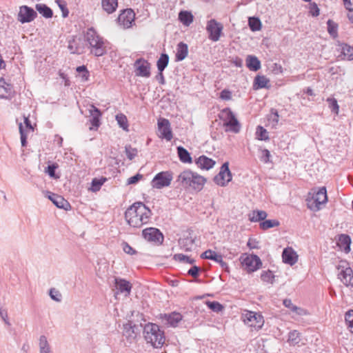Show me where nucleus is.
<instances>
[{
    "instance_id": "1",
    "label": "nucleus",
    "mask_w": 353,
    "mask_h": 353,
    "mask_svg": "<svg viewBox=\"0 0 353 353\" xmlns=\"http://www.w3.org/2000/svg\"><path fill=\"white\" fill-rule=\"evenodd\" d=\"M206 181L203 176L186 169L180 173L176 182H179L185 190L191 188L199 192L203 189Z\"/></svg>"
},
{
    "instance_id": "2",
    "label": "nucleus",
    "mask_w": 353,
    "mask_h": 353,
    "mask_svg": "<svg viewBox=\"0 0 353 353\" xmlns=\"http://www.w3.org/2000/svg\"><path fill=\"white\" fill-rule=\"evenodd\" d=\"M143 335L147 343H151L154 348H161L165 343V332L157 323H146L143 326Z\"/></svg>"
},
{
    "instance_id": "3",
    "label": "nucleus",
    "mask_w": 353,
    "mask_h": 353,
    "mask_svg": "<svg viewBox=\"0 0 353 353\" xmlns=\"http://www.w3.org/2000/svg\"><path fill=\"white\" fill-rule=\"evenodd\" d=\"M327 202V190L325 187L312 189L307 196V207L313 212L319 211Z\"/></svg>"
},
{
    "instance_id": "4",
    "label": "nucleus",
    "mask_w": 353,
    "mask_h": 353,
    "mask_svg": "<svg viewBox=\"0 0 353 353\" xmlns=\"http://www.w3.org/2000/svg\"><path fill=\"white\" fill-rule=\"evenodd\" d=\"M219 118L223 121V126L226 131L237 133L240 131L241 123L232 112L230 108H225L219 114Z\"/></svg>"
},
{
    "instance_id": "5",
    "label": "nucleus",
    "mask_w": 353,
    "mask_h": 353,
    "mask_svg": "<svg viewBox=\"0 0 353 353\" xmlns=\"http://www.w3.org/2000/svg\"><path fill=\"white\" fill-rule=\"evenodd\" d=\"M133 213L140 215L143 225L148 223L152 215V210L141 201H137L130 205L125 212V216L128 218L130 214Z\"/></svg>"
},
{
    "instance_id": "6",
    "label": "nucleus",
    "mask_w": 353,
    "mask_h": 353,
    "mask_svg": "<svg viewBox=\"0 0 353 353\" xmlns=\"http://www.w3.org/2000/svg\"><path fill=\"white\" fill-rule=\"evenodd\" d=\"M244 324L247 325L250 332H257L264 325V319L259 313L246 311V313L244 314Z\"/></svg>"
},
{
    "instance_id": "7",
    "label": "nucleus",
    "mask_w": 353,
    "mask_h": 353,
    "mask_svg": "<svg viewBox=\"0 0 353 353\" xmlns=\"http://www.w3.org/2000/svg\"><path fill=\"white\" fill-rule=\"evenodd\" d=\"M173 179L172 171H161L158 172L150 182L152 188L162 189L168 187Z\"/></svg>"
},
{
    "instance_id": "8",
    "label": "nucleus",
    "mask_w": 353,
    "mask_h": 353,
    "mask_svg": "<svg viewBox=\"0 0 353 353\" xmlns=\"http://www.w3.org/2000/svg\"><path fill=\"white\" fill-rule=\"evenodd\" d=\"M338 278L346 286L353 285V271L348 263L341 261L337 265Z\"/></svg>"
},
{
    "instance_id": "9",
    "label": "nucleus",
    "mask_w": 353,
    "mask_h": 353,
    "mask_svg": "<svg viewBox=\"0 0 353 353\" xmlns=\"http://www.w3.org/2000/svg\"><path fill=\"white\" fill-rule=\"evenodd\" d=\"M232 175L229 168V162H224L220 168L219 173L214 176L213 181L218 185L225 187L232 181Z\"/></svg>"
},
{
    "instance_id": "10",
    "label": "nucleus",
    "mask_w": 353,
    "mask_h": 353,
    "mask_svg": "<svg viewBox=\"0 0 353 353\" xmlns=\"http://www.w3.org/2000/svg\"><path fill=\"white\" fill-rule=\"evenodd\" d=\"M142 236L148 242L155 245H162L164 241V236L161 230L156 228H148L142 230Z\"/></svg>"
},
{
    "instance_id": "11",
    "label": "nucleus",
    "mask_w": 353,
    "mask_h": 353,
    "mask_svg": "<svg viewBox=\"0 0 353 353\" xmlns=\"http://www.w3.org/2000/svg\"><path fill=\"white\" fill-rule=\"evenodd\" d=\"M157 319L167 327H176L183 319V316L177 312L170 313L159 314Z\"/></svg>"
},
{
    "instance_id": "12",
    "label": "nucleus",
    "mask_w": 353,
    "mask_h": 353,
    "mask_svg": "<svg viewBox=\"0 0 353 353\" xmlns=\"http://www.w3.org/2000/svg\"><path fill=\"white\" fill-rule=\"evenodd\" d=\"M134 72L137 77L149 78L151 75V63L143 57L137 59L134 63Z\"/></svg>"
},
{
    "instance_id": "13",
    "label": "nucleus",
    "mask_w": 353,
    "mask_h": 353,
    "mask_svg": "<svg viewBox=\"0 0 353 353\" xmlns=\"http://www.w3.org/2000/svg\"><path fill=\"white\" fill-rule=\"evenodd\" d=\"M158 131L159 132V137L170 141L173 138V133L170 126V123L165 118H159L157 121Z\"/></svg>"
},
{
    "instance_id": "14",
    "label": "nucleus",
    "mask_w": 353,
    "mask_h": 353,
    "mask_svg": "<svg viewBox=\"0 0 353 353\" xmlns=\"http://www.w3.org/2000/svg\"><path fill=\"white\" fill-rule=\"evenodd\" d=\"M223 26L221 23L216 20L212 19L208 21L206 30L208 32V38L213 41H217L219 40L222 33Z\"/></svg>"
},
{
    "instance_id": "15",
    "label": "nucleus",
    "mask_w": 353,
    "mask_h": 353,
    "mask_svg": "<svg viewBox=\"0 0 353 353\" xmlns=\"http://www.w3.org/2000/svg\"><path fill=\"white\" fill-rule=\"evenodd\" d=\"M37 17V12L32 8L21 6L17 15V20L21 23L32 22Z\"/></svg>"
},
{
    "instance_id": "16",
    "label": "nucleus",
    "mask_w": 353,
    "mask_h": 353,
    "mask_svg": "<svg viewBox=\"0 0 353 353\" xmlns=\"http://www.w3.org/2000/svg\"><path fill=\"white\" fill-rule=\"evenodd\" d=\"M135 12L132 8L123 9L121 11L117 21L125 28H129L134 23Z\"/></svg>"
},
{
    "instance_id": "17",
    "label": "nucleus",
    "mask_w": 353,
    "mask_h": 353,
    "mask_svg": "<svg viewBox=\"0 0 353 353\" xmlns=\"http://www.w3.org/2000/svg\"><path fill=\"white\" fill-rule=\"evenodd\" d=\"M139 333V325L133 324L132 321L129 320L123 325V336L130 343H132Z\"/></svg>"
},
{
    "instance_id": "18",
    "label": "nucleus",
    "mask_w": 353,
    "mask_h": 353,
    "mask_svg": "<svg viewBox=\"0 0 353 353\" xmlns=\"http://www.w3.org/2000/svg\"><path fill=\"white\" fill-rule=\"evenodd\" d=\"M200 256L201 259L212 260L219 263L223 270L229 272L228 265L223 260V256L221 254L209 249L203 252Z\"/></svg>"
},
{
    "instance_id": "19",
    "label": "nucleus",
    "mask_w": 353,
    "mask_h": 353,
    "mask_svg": "<svg viewBox=\"0 0 353 353\" xmlns=\"http://www.w3.org/2000/svg\"><path fill=\"white\" fill-rule=\"evenodd\" d=\"M262 264L261 260L256 255L250 254L244 259V269L248 273L258 270L262 267Z\"/></svg>"
},
{
    "instance_id": "20",
    "label": "nucleus",
    "mask_w": 353,
    "mask_h": 353,
    "mask_svg": "<svg viewBox=\"0 0 353 353\" xmlns=\"http://www.w3.org/2000/svg\"><path fill=\"white\" fill-rule=\"evenodd\" d=\"M106 43H108V41H105L103 37H101L97 39V41L94 40L92 44H88L91 54H94L95 57H102L106 54Z\"/></svg>"
},
{
    "instance_id": "21",
    "label": "nucleus",
    "mask_w": 353,
    "mask_h": 353,
    "mask_svg": "<svg viewBox=\"0 0 353 353\" xmlns=\"http://www.w3.org/2000/svg\"><path fill=\"white\" fill-rule=\"evenodd\" d=\"M48 198L53 203V204L58 208L65 210L66 211L71 209L70 203L65 199L62 196L57 194L48 191Z\"/></svg>"
},
{
    "instance_id": "22",
    "label": "nucleus",
    "mask_w": 353,
    "mask_h": 353,
    "mask_svg": "<svg viewBox=\"0 0 353 353\" xmlns=\"http://www.w3.org/2000/svg\"><path fill=\"white\" fill-rule=\"evenodd\" d=\"M114 287L117 290L116 294H124L125 296H128L131 292L132 285L125 279L116 277L114 279Z\"/></svg>"
},
{
    "instance_id": "23",
    "label": "nucleus",
    "mask_w": 353,
    "mask_h": 353,
    "mask_svg": "<svg viewBox=\"0 0 353 353\" xmlns=\"http://www.w3.org/2000/svg\"><path fill=\"white\" fill-rule=\"evenodd\" d=\"M68 48L71 54H81L84 52V43L81 37L77 38L73 36L71 39L68 41Z\"/></svg>"
},
{
    "instance_id": "24",
    "label": "nucleus",
    "mask_w": 353,
    "mask_h": 353,
    "mask_svg": "<svg viewBox=\"0 0 353 353\" xmlns=\"http://www.w3.org/2000/svg\"><path fill=\"white\" fill-rule=\"evenodd\" d=\"M299 255L297 252L292 248H285L282 252V261L284 263L294 265L298 262Z\"/></svg>"
},
{
    "instance_id": "25",
    "label": "nucleus",
    "mask_w": 353,
    "mask_h": 353,
    "mask_svg": "<svg viewBox=\"0 0 353 353\" xmlns=\"http://www.w3.org/2000/svg\"><path fill=\"white\" fill-rule=\"evenodd\" d=\"M90 119L89 121L92 125L90 127V130H97L101 124V119L102 117V112L99 108L94 105H92V109L90 110Z\"/></svg>"
},
{
    "instance_id": "26",
    "label": "nucleus",
    "mask_w": 353,
    "mask_h": 353,
    "mask_svg": "<svg viewBox=\"0 0 353 353\" xmlns=\"http://www.w3.org/2000/svg\"><path fill=\"white\" fill-rule=\"evenodd\" d=\"M283 305L289 309V312L293 319H296L299 316L307 314L306 310L294 305L290 299L283 300Z\"/></svg>"
},
{
    "instance_id": "27",
    "label": "nucleus",
    "mask_w": 353,
    "mask_h": 353,
    "mask_svg": "<svg viewBox=\"0 0 353 353\" xmlns=\"http://www.w3.org/2000/svg\"><path fill=\"white\" fill-rule=\"evenodd\" d=\"M195 164L201 170H209L216 164V161L205 155H201L194 160Z\"/></svg>"
},
{
    "instance_id": "28",
    "label": "nucleus",
    "mask_w": 353,
    "mask_h": 353,
    "mask_svg": "<svg viewBox=\"0 0 353 353\" xmlns=\"http://www.w3.org/2000/svg\"><path fill=\"white\" fill-rule=\"evenodd\" d=\"M188 54V45L183 41L179 42L176 46L175 61H182L187 57Z\"/></svg>"
},
{
    "instance_id": "29",
    "label": "nucleus",
    "mask_w": 353,
    "mask_h": 353,
    "mask_svg": "<svg viewBox=\"0 0 353 353\" xmlns=\"http://www.w3.org/2000/svg\"><path fill=\"white\" fill-rule=\"evenodd\" d=\"M337 245L339 249L346 253L350 250V237L347 234H341L337 239Z\"/></svg>"
},
{
    "instance_id": "30",
    "label": "nucleus",
    "mask_w": 353,
    "mask_h": 353,
    "mask_svg": "<svg viewBox=\"0 0 353 353\" xmlns=\"http://www.w3.org/2000/svg\"><path fill=\"white\" fill-rule=\"evenodd\" d=\"M337 50L341 52L342 59L352 60L353 59V48L345 43H339Z\"/></svg>"
},
{
    "instance_id": "31",
    "label": "nucleus",
    "mask_w": 353,
    "mask_h": 353,
    "mask_svg": "<svg viewBox=\"0 0 353 353\" xmlns=\"http://www.w3.org/2000/svg\"><path fill=\"white\" fill-rule=\"evenodd\" d=\"M83 33L84 40L88 44H92L94 40L97 41V39L101 37L94 27L88 28Z\"/></svg>"
},
{
    "instance_id": "32",
    "label": "nucleus",
    "mask_w": 353,
    "mask_h": 353,
    "mask_svg": "<svg viewBox=\"0 0 353 353\" xmlns=\"http://www.w3.org/2000/svg\"><path fill=\"white\" fill-rule=\"evenodd\" d=\"M246 66L251 71H258L261 68V61L254 55H248L245 59Z\"/></svg>"
},
{
    "instance_id": "33",
    "label": "nucleus",
    "mask_w": 353,
    "mask_h": 353,
    "mask_svg": "<svg viewBox=\"0 0 353 353\" xmlns=\"http://www.w3.org/2000/svg\"><path fill=\"white\" fill-rule=\"evenodd\" d=\"M176 152L179 160L184 163H191L192 162V158L191 154L181 145L176 147Z\"/></svg>"
},
{
    "instance_id": "34",
    "label": "nucleus",
    "mask_w": 353,
    "mask_h": 353,
    "mask_svg": "<svg viewBox=\"0 0 353 353\" xmlns=\"http://www.w3.org/2000/svg\"><path fill=\"white\" fill-rule=\"evenodd\" d=\"M118 0H101V7L108 14L114 13L118 8Z\"/></svg>"
},
{
    "instance_id": "35",
    "label": "nucleus",
    "mask_w": 353,
    "mask_h": 353,
    "mask_svg": "<svg viewBox=\"0 0 353 353\" xmlns=\"http://www.w3.org/2000/svg\"><path fill=\"white\" fill-rule=\"evenodd\" d=\"M179 21L185 26H189L194 20V16L190 11L181 10L178 16Z\"/></svg>"
},
{
    "instance_id": "36",
    "label": "nucleus",
    "mask_w": 353,
    "mask_h": 353,
    "mask_svg": "<svg viewBox=\"0 0 353 353\" xmlns=\"http://www.w3.org/2000/svg\"><path fill=\"white\" fill-rule=\"evenodd\" d=\"M35 9L37 12H38L46 19H50L53 17L52 10L45 3H37Z\"/></svg>"
},
{
    "instance_id": "37",
    "label": "nucleus",
    "mask_w": 353,
    "mask_h": 353,
    "mask_svg": "<svg viewBox=\"0 0 353 353\" xmlns=\"http://www.w3.org/2000/svg\"><path fill=\"white\" fill-rule=\"evenodd\" d=\"M13 85L10 83H1L0 85V99H11L12 97Z\"/></svg>"
},
{
    "instance_id": "38",
    "label": "nucleus",
    "mask_w": 353,
    "mask_h": 353,
    "mask_svg": "<svg viewBox=\"0 0 353 353\" xmlns=\"http://www.w3.org/2000/svg\"><path fill=\"white\" fill-rule=\"evenodd\" d=\"M194 239H193L190 236V233H189V236H187L183 238H180L178 240V243L179 246L184 249L185 251L189 252L192 250V246L194 243Z\"/></svg>"
},
{
    "instance_id": "39",
    "label": "nucleus",
    "mask_w": 353,
    "mask_h": 353,
    "mask_svg": "<svg viewBox=\"0 0 353 353\" xmlns=\"http://www.w3.org/2000/svg\"><path fill=\"white\" fill-rule=\"evenodd\" d=\"M270 80L264 75H257L253 83L255 90L265 88L269 87Z\"/></svg>"
},
{
    "instance_id": "40",
    "label": "nucleus",
    "mask_w": 353,
    "mask_h": 353,
    "mask_svg": "<svg viewBox=\"0 0 353 353\" xmlns=\"http://www.w3.org/2000/svg\"><path fill=\"white\" fill-rule=\"evenodd\" d=\"M266 212L263 210H254L248 214V219L252 222L263 221L267 217Z\"/></svg>"
},
{
    "instance_id": "41",
    "label": "nucleus",
    "mask_w": 353,
    "mask_h": 353,
    "mask_svg": "<svg viewBox=\"0 0 353 353\" xmlns=\"http://www.w3.org/2000/svg\"><path fill=\"white\" fill-rule=\"evenodd\" d=\"M128 223L134 228H140L143 225V222L141 220V216L137 213L130 214L129 217L125 216Z\"/></svg>"
},
{
    "instance_id": "42",
    "label": "nucleus",
    "mask_w": 353,
    "mask_h": 353,
    "mask_svg": "<svg viewBox=\"0 0 353 353\" xmlns=\"http://www.w3.org/2000/svg\"><path fill=\"white\" fill-rule=\"evenodd\" d=\"M59 168V165L55 163L48 162L47 167L45 168V172L48 174V176L54 179H57L60 177L59 174L56 173V170Z\"/></svg>"
},
{
    "instance_id": "43",
    "label": "nucleus",
    "mask_w": 353,
    "mask_h": 353,
    "mask_svg": "<svg viewBox=\"0 0 353 353\" xmlns=\"http://www.w3.org/2000/svg\"><path fill=\"white\" fill-rule=\"evenodd\" d=\"M169 59L168 54L165 52H162L157 61V70L164 71L168 65Z\"/></svg>"
},
{
    "instance_id": "44",
    "label": "nucleus",
    "mask_w": 353,
    "mask_h": 353,
    "mask_svg": "<svg viewBox=\"0 0 353 353\" xmlns=\"http://www.w3.org/2000/svg\"><path fill=\"white\" fill-rule=\"evenodd\" d=\"M107 181V178L101 176V178H94L91 182V186L90 190L92 192H97L100 190L101 186Z\"/></svg>"
},
{
    "instance_id": "45",
    "label": "nucleus",
    "mask_w": 353,
    "mask_h": 353,
    "mask_svg": "<svg viewBox=\"0 0 353 353\" xmlns=\"http://www.w3.org/2000/svg\"><path fill=\"white\" fill-rule=\"evenodd\" d=\"M76 72L78 73L79 77L81 78V81L85 82L89 81L90 79V71L85 65H79L76 68Z\"/></svg>"
},
{
    "instance_id": "46",
    "label": "nucleus",
    "mask_w": 353,
    "mask_h": 353,
    "mask_svg": "<svg viewBox=\"0 0 353 353\" xmlns=\"http://www.w3.org/2000/svg\"><path fill=\"white\" fill-rule=\"evenodd\" d=\"M115 119L117 121V123L121 128H122L123 130H125V131L129 130H128L129 125H128V119H127V117L124 114H123V113L117 114L115 117Z\"/></svg>"
},
{
    "instance_id": "47",
    "label": "nucleus",
    "mask_w": 353,
    "mask_h": 353,
    "mask_svg": "<svg viewBox=\"0 0 353 353\" xmlns=\"http://www.w3.org/2000/svg\"><path fill=\"white\" fill-rule=\"evenodd\" d=\"M205 304L207 307L212 312L219 313L224 310V306L216 301H206Z\"/></svg>"
},
{
    "instance_id": "48",
    "label": "nucleus",
    "mask_w": 353,
    "mask_h": 353,
    "mask_svg": "<svg viewBox=\"0 0 353 353\" xmlns=\"http://www.w3.org/2000/svg\"><path fill=\"white\" fill-rule=\"evenodd\" d=\"M39 350L40 353H51L50 346L44 335H41L39 338Z\"/></svg>"
},
{
    "instance_id": "49",
    "label": "nucleus",
    "mask_w": 353,
    "mask_h": 353,
    "mask_svg": "<svg viewBox=\"0 0 353 353\" xmlns=\"http://www.w3.org/2000/svg\"><path fill=\"white\" fill-rule=\"evenodd\" d=\"M288 342L291 345H298L301 342L300 333L296 330L291 331L288 334Z\"/></svg>"
},
{
    "instance_id": "50",
    "label": "nucleus",
    "mask_w": 353,
    "mask_h": 353,
    "mask_svg": "<svg viewBox=\"0 0 353 353\" xmlns=\"http://www.w3.org/2000/svg\"><path fill=\"white\" fill-rule=\"evenodd\" d=\"M279 225V221L276 219H272V220H263V221L260 222L259 226L260 228L266 230L270 228H275Z\"/></svg>"
},
{
    "instance_id": "51",
    "label": "nucleus",
    "mask_w": 353,
    "mask_h": 353,
    "mask_svg": "<svg viewBox=\"0 0 353 353\" xmlns=\"http://www.w3.org/2000/svg\"><path fill=\"white\" fill-rule=\"evenodd\" d=\"M260 277L263 283L269 284H272L274 281V275L270 270L262 271Z\"/></svg>"
},
{
    "instance_id": "52",
    "label": "nucleus",
    "mask_w": 353,
    "mask_h": 353,
    "mask_svg": "<svg viewBox=\"0 0 353 353\" xmlns=\"http://www.w3.org/2000/svg\"><path fill=\"white\" fill-rule=\"evenodd\" d=\"M248 25L252 31H258L261 28V22L257 17H250Z\"/></svg>"
},
{
    "instance_id": "53",
    "label": "nucleus",
    "mask_w": 353,
    "mask_h": 353,
    "mask_svg": "<svg viewBox=\"0 0 353 353\" xmlns=\"http://www.w3.org/2000/svg\"><path fill=\"white\" fill-rule=\"evenodd\" d=\"M175 261L193 265L195 260L183 254H175L173 256Z\"/></svg>"
},
{
    "instance_id": "54",
    "label": "nucleus",
    "mask_w": 353,
    "mask_h": 353,
    "mask_svg": "<svg viewBox=\"0 0 353 353\" xmlns=\"http://www.w3.org/2000/svg\"><path fill=\"white\" fill-rule=\"evenodd\" d=\"M125 151L129 160H132L138 154V150L135 148H132L130 145H125Z\"/></svg>"
},
{
    "instance_id": "55",
    "label": "nucleus",
    "mask_w": 353,
    "mask_h": 353,
    "mask_svg": "<svg viewBox=\"0 0 353 353\" xmlns=\"http://www.w3.org/2000/svg\"><path fill=\"white\" fill-rule=\"evenodd\" d=\"M121 247L123 252L129 255H134L137 253V250L134 249L128 242L123 241Z\"/></svg>"
},
{
    "instance_id": "56",
    "label": "nucleus",
    "mask_w": 353,
    "mask_h": 353,
    "mask_svg": "<svg viewBox=\"0 0 353 353\" xmlns=\"http://www.w3.org/2000/svg\"><path fill=\"white\" fill-rule=\"evenodd\" d=\"M60 10L62 12L63 17H67L69 14V10L67 8V3L64 1L56 0Z\"/></svg>"
},
{
    "instance_id": "57",
    "label": "nucleus",
    "mask_w": 353,
    "mask_h": 353,
    "mask_svg": "<svg viewBox=\"0 0 353 353\" xmlns=\"http://www.w3.org/2000/svg\"><path fill=\"white\" fill-rule=\"evenodd\" d=\"M49 295L50 298L57 302H60L61 301L62 295L60 292L55 288H51L49 290Z\"/></svg>"
},
{
    "instance_id": "58",
    "label": "nucleus",
    "mask_w": 353,
    "mask_h": 353,
    "mask_svg": "<svg viewBox=\"0 0 353 353\" xmlns=\"http://www.w3.org/2000/svg\"><path fill=\"white\" fill-rule=\"evenodd\" d=\"M327 101L329 103V107L331 108L332 111L334 112L336 114H339V106L338 105L337 101L334 98H328Z\"/></svg>"
},
{
    "instance_id": "59",
    "label": "nucleus",
    "mask_w": 353,
    "mask_h": 353,
    "mask_svg": "<svg viewBox=\"0 0 353 353\" xmlns=\"http://www.w3.org/2000/svg\"><path fill=\"white\" fill-rule=\"evenodd\" d=\"M268 132L263 128L259 126L256 130V137L260 140H267L268 139Z\"/></svg>"
},
{
    "instance_id": "60",
    "label": "nucleus",
    "mask_w": 353,
    "mask_h": 353,
    "mask_svg": "<svg viewBox=\"0 0 353 353\" xmlns=\"http://www.w3.org/2000/svg\"><path fill=\"white\" fill-rule=\"evenodd\" d=\"M345 322L350 332L353 333V310L349 311L346 313Z\"/></svg>"
},
{
    "instance_id": "61",
    "label": "nucleus",
    "mask_w": 353,
    "mask_h": 353,
    "mask_svg": "<svg viewBox=\"0 0 353 353\" xmlns=\"http://www.w3.org/2000/svg\"><path fill=\"white\" fill-rule=\"evenodd\" d=\"M327 30L333 37H336L337 36V26L331 20L327 21Z\"/></svg>"
},
{
    "instance_id": "62",
    "label": "nucleus",
    "mask_w": 353,
    "mask_h": 353,
    "mask_svg": "<svg viewBox=\"0 0 353 353\" xmlns=\"http://www.w3.org/2000/svg\"><path fill=\"white\" fill-rule=\"evenodd\" d=\"M200 272L201 268L196 265H193L188 271V274L193 278H198Z\"/></svg>"
},
{
    "instance_id": "63",
    "label": "nucleus",
    "mask_w": 353,
    "mask_h": 353,
    "mask_svg": "<svg viewBox=\"0 0 353 353\" xmlns=\"http://www.w3.org/2000/svg\"><path fill=\"white\" fill-rule=\"evenodd\" d=\"M247 246L250 250L259 248V241L255 237H250L247 243Z\"/></svg>"
},
{
    "instance_id": "64",
    "label": "nucleus",
    "mask_w": 353,
    "mask_h": 353,
    "mask_svg": "<svg viewBox=\"0 0 353 353\" xmlns=\"http://www.w3.org/2000/svg\"><path fill=\"white\" fill-rule=\"evenodd\" d=\"M143 178V174L137 173L135 175L128 179V185H135L138 183Z\"/></svg>"
}]
</instances>
